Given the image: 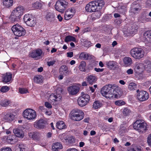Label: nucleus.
<instances>
[{
    "instance_id": "f257e3e1",
    "label": "nucleus",
    "mask_w": 151,
    "mask_h": 151,
    "mask_svg": "<svg viewBox=\"0 0 151 151\" xmlns=\"http://www.w3.org/2000/svg\"><path fill=\"white\" fill-rule=\"evenodd\" d=\"M115 84H109L102 88L101 93L102 95L106 99H111L113 98H117L119 96V93L116 92L115 89L118 88Z\"/></svg>"
},
{
    "instance_id": "f03ea898",
    "label": "nucleus",
    "mask_w": 151,
    "mask_h": 151,
    "mask_svg": "<svg viewBox=\"0 0 151 151\" xmlns=\"http://www.w3.org/2000/svg\"><path fill=\"white\" fill-rule=\"evenodd\" d=\"M105 2L103 0H95L89 2L85 7L86 12H92L97 9H100L104 6Z\"/></svg>"
},
{
    "instance_id": "7ed1b4c3",
    "label": "nucleus",
    "mask_w": 151,
    "mask_h": 151,
    "mask_svg": "<svg viewBox=\"0 0 151 151\" xmlns=\"http://www.w3.org/2000/svg\"><path fill=\"white\" fill-rule=\"evenodd\" d=\"M24 10V8L21 6H19L14 9L11 15L12 21L16 22L19 21L21 16L23 14Z\"/></svg>"
},
{
    "instance_id": "20e7f679",
    "label": "nucleus",
    "mask_w": 151,
    "mask_h": 151,
    "mask_svg": "<svg viewBox=\"0 0 151 151\" xmlns=\"http://www.w3.org/2000/svg\"><path fill=\"white\" fill-rule=\"evenodd\" d=\"M59 85H57L56 86L53 87L55 89L56 93L51 94L49 96L48 101L52 102L58 101H60L62 98L61 93L63 92V89L59 87Z\"/></svg>"
},
{
    "instance_id": "39448f33",
    "label": "nucleus",
    "mask_w": 151,
    "mask_h": 151,
    "mask_svg": "<svg viewBox=\"0 0 151 151\" xmlns=\"http://www.w3.org/2000/svg\"><path fill=\"white\" fill-rule=\"evenodd\" d=\"M70 118L74 121H80L84 117L83 111L80 109H76L73 110L69 114Z\"/></svg>"
},
{
    "instance_id": "423d86ee",
    "label": "nucleus",
    "mask_w": 151,
    "mask_h": 151,
    "mask_svg": "<svg viewBox=\"0 0 151 151\" xmlns=\"http://www.w3.org/2000/svg\"><path fill=\"white\" fill-rule=\"evenodd\" d=\"M23 117L27 120L32 121L36 118L37 115L36 111L31 109H25L23 113Z\"/></svg>"
},
{
    "instance_id": "0eeeda50",
    "label": "nucleus",
    "mask_w": 151,
    "mask_h": 151,
    "mask_svg": "<svg viewBox=\"0 0 151 151\" xmlns=\"http://www.w3.org/2000/svg\"><path fill=\"white\" fill-rule=\"evenodd\" d=\"M130 53L135 59L139 60L144 57L145 52L141 48L136 47L131 50Z\"/></svg>"
},
{
    "instance_id": "6e6552de",
    "label": "nucleus",
    "mask_w": 151,
    "mask_h": 151,
    "mask_svg": "<svg viewBox=\"0 0 151 151\" xmlns=\"http://www.w3.org/2000/svg\"><path fill=\"white\" fill-rule=\"evenodd\" d=\"M134 129L140 133H143L147 130V125L140 120H137L133 124Z\"/></svg>"
},
{
    "instance_id": "1a4fd4ad",
    "label": "nucleus",
    "mask_w": 151,
    "mask_h": 151,
    "mask_svg": "<svg viewBox=\"0 0 151 151\" xmlns=\"http://www.w3.org/2000/svg\"><path fill=\"white\" fill-rule=\"evenodd\" d=\"M68 4V2L65 0H58L56 2L55 7L57 11L63 13L67 8Z\"/></svg>"
},
{
    "instance_id": "9d476101",
    "label": "nucleus",
    "mask_w": 151,
    "mask_h": 151,
    "mask_svg": "<svg viewBox=\"0 0 151 151\" xmlns=\"http://www.w3.org/2000/svg\"><path fill=\"white\" fill-rule=\"evenodd\" d=\"M12 30L14 35L18 37L23 36L26 33L25 29L18 24L14 25L12 28Z\"/></svg>"
},
{
    "instance_id": "9b49d317",
    "label": "nucleus",
    "mask_w": 151,
    "mask_h": 151,
    "mask_svg": "<svg viewBox=\"0 0 151 151\" xmlns=\"http://www.w3.org/2000/svg\"><path fill=\"white\" fill-rule=\"evenodd\" d=\"M82 95L77 99L78 104L80 106L83 107L88 104L90 99V96L87 94L82 93Z\"/></svg>"
},
{
    "instance_id": "f8f14e48",
    "label": "nucleus",
    "mask_w": 151,
    "mask_h": 151,
    "mask_svg": "<svg viewBox=\"0 0 151 151\" xmlns=\"http://www.w3.org/2000/svg\"><path fill=\"white\" fill-rule=\"evenodd\" d=\"M24 21L27 25L31 27L34 26L36 24V22L32 15L29 14H25L23 18Z\"/></svg>"
},
{
    "instance_id": "ddd939ff",
    "label": "nucleus",
    "mask_w": 151,
    "mask_h": 151,
    "mask_svg": "<svg viewBox=\"0 0 151 151\" xmlns=\"http://www.w3.org/2000/svg\"><path fill=\"white\" fill-rule=\"evenodd\" d=\"M136 97L138 99L141 101H145L147 100L149 98L148 93L145 91H137Z\"/></svg>"
},
{
    "instance_id": "4468645a",
    "label": "nucleus",
    "mask_w": 151,
    "mask_h": 151,
    "mask_svg": "<svg viewBox=\"0 0 151 151\" xmlns=\"http://www.w3.org/2000/svg\"><path fill=\"white\" fill-rule=\"evenodd\" d=\"M80 86V85L78 84L68 87V91L69 94L71 95H75L79 91Z\"/></svg>"
},
{
    "instance_id": "2eb2a0df",
    "label": "nucleus",
    "mask_w": 151,
    "mask_h": 151,
    "mask_svg": "<svg viewBox=\"0 0 151 151\" xmlns=\"http://www.w3.org/2000/svg\"><path fill=\"white\" fill-rule=\"evenodd\" d=\"M42 134L39 132H30L29 133L28 135L29 137L33 139L36 140L37 142H39L43 137Z\"/></svg>"
},
{
    "instance_id": "dca6fc26",
    "label": "nucleus",
    "mask_w": 151,
    "mask_h": 151,
    "mask_svg": "<svg viewBox=\"0 0 151 151\" xmlns=\"http://www.w3.org/2000/svg\"><path fill=\"white\" fill-rule=\"evenodd\" d=\"M42 51L40 49H37L33 51L29 54V56L35 59L38 60L41 58Z\"/></svg>"
},
{
    "instance_id": "f3484780",
    "label": "nucleus",
    "mask_w": 151,
    "mask_h": 151,
    "mask_svg": "<svg viewBox=\"0 0 151 151\" xmlns=\"http://www.w3.org/2000/svg\"><path fill=\"white\" fill-rule=\"evenodd\" d=\"M14 136L9 135L7 137L6 136H4L2 138V141L4 142L9 143L11 144H14L17 142L16 140L15 139Z\"/></svg>"
},
{
    "instance_id": "a211bd4d",
    "label": "nucleus",
    "mask_w": 151,
    "mask_h": 151,
    "mask_svg": "<svg viewBox=\"0 0 151 151\" xmlns=\"http://www.w3.org/2000/svg\"><path fill=\"white\" fill-rule=\"evenodd\" d=\"M15 118V116L13 114L8 113L3 116L2 119L3 121L10 122L14 120Z\"/></svg>"
},
{
    "instance_id": "6ab92c4d",
    "label": "nucleus",
    "mask_w": 151,
    "mask_h": 151,
    "mask_svg": "<svg viewBox=\"0 0 151 151\" xmlns=\"http://www.w3.org/2000/svg\"><path fill=\"white\" fill-rule=\"evenodd\" d=\"M46 121L44 119H40L35 122L34 127L37 129L43 128L47 125Z\"/></svg>"
},
{
    "instance_id": "aec40b11",
    "label": "nucleus",
    "mask_w": 151,
    "mask_h": 151,
    "mask_svg": "<svg viewBox=\"0 0 151 151\" xmlns=\"http://www.w3.org/2000/svg\"><path fill=\"white\" fill-rule=\"evenodd\" d=\"M13 132L15 136L21 138L24 137V133L22 130L19 128H16L13 129Z\"/></svg>"
},
{
    "instance_id": "412c9836",
    "label": "nucleus",
    "mask_w": 151,
    "mask_h": 151,
    "mask_svg": "<svg viewBox=\"0 0 151 151\" xmlns=\"http://www.w3.org/2000/svg\"><path fill=\"white\" fill-rule=\"evenodd\" d=\"M144 42L145 43H148L150 41H151V30H148L145 32L143 35Z\"/></svg>"
},
{
    "instance_id": "4be33fe9",
    "label": "nucleus",
    "mask_w": 151,
    "mask_h": 151,
    "mask_svg": "<svg viewBox=\"0 0 151 151\" xmlns=\"http://www.w3.org/2000/svg\"><path fill=\"white\" fill-rule=\"evenodd\" d=\"M12 80V74L10 73H7L2 76L3 81L6 83L10 82Z\"/></svg>"
},
{
    "instance_id": "5701e85b",
    "label": "nucleus",
    "mask_w": 151,
    "mask_h": 151,
    "mask_svg": "<svg viewBox=\"0 0 151 151\" xmlns=\"http://www.w3.org/2000/svg\"><path fill=\"white\" fill-rule=\"evenodd\" d=\"M13 2V0H3V5L5 8H9L12 6Z\"/></svg>"
},
{
    "instance_id": "b1692460",
    "label": "nucleus",
    "mask_w": 151,
    "mask_h": 151,
    "mask_svg": "<svg viewBox=\"0 0 151 151\" xmlns=\"http://www.w3.org/2000/svg\"><path fill=\"white\" fill-rule=\"evenodd\" d=\"M63 148L61 144L59 142H56L52 144V149L53 151H58Z\"/></svg>"
},
{
    "instance_id": "393cba45",
    "label": "nucleus",
    "mask_w": 151,
    "mask_h": 151,
    "mask_svg": "<svg viewBox=\"0 0 151 151\" xmlns=\"http://www.w3.org/2000/svg\"><path fill=\"white\" fill-rule=\"evenodd\" d=\"M45 18L47 21L51 22L55 20V16L53 13L49 12L46 15Z\"/></svg>"
},
{
    "instance_id": "a878e982",
    "label": "nucleus",
    "mask_w": 151,
    "mask_h": 151,
    "mask_svg": "<svg viewBox=\"0 0 151 151\" xmlns=\"http://www.w3.org/2000/svg\"><path fill=\"white\" fill-rule=\"evenodd\" d=\"M17 146L16 151H29L27 147L22 144H18Z\"/></svg>"
},
{
    "instance_id": "bb28decb",
    "label": "nucleus",
    "mask_w": 151,
    "mask_h": 151,
    "mask_svg": "<svg viewBox=\"0 0 151 151\" xmlns=\"http://www.w3.org/2000/svg\"><path fill=\"white\" fill-rule=\"evenodd\" d=\"M140 10L141 8L139 6L138 7H132L129 11V13L131 15L135 14L138 13Z\"/></svg>"
},
{
    "instance_id": "cd10ccee",
    "label": "nucleus",
    "mask_w": 151,
    "mask_h": 151,
    "mask_svg": "<svg viewBox=\"0 0 151 151\" xmlns=\"http://www.w3.org/2000/svg\"><path fill=\"white\" fill-rule=\"evenodd\" d=\"M97 80L96 77L93 75H91L88 76L87 81L90 84L95 83Z\"/></svg>"
},
{
    "instance_id": "c85d7f7f",
    "label": "nucleus",
    "mask_w": 151,
    "mask_h": 151,
    "mask_svg": "<svg viewBox=\"0 0 151 151\" xmlns=\"http://www.w3.org/2000/svg\"><path fill=\"white\" fill-rule=\"evenodd\" d=\"M43 77L41 75H37L34 77V80L35 82L37 83H40L43 82Z\"/></svg>"
},
{
    "instance_id": "c756f323",
    "label": "nucleus",
    "mask_w": 151,
    "mask_h": 151,
    "mask_svg": "<svg viewBox=\"0 0 151 151\" xmlns=\"http://www.w3.org/2000/svg\"><path fill=\"white\" fill-rule=\"evenodd\" d=\"M56 127L59 129H62L65 128V125L63 121H60L57 122Z\"/></svg>"
},
{
    "instance_id": "7c9ffc66",
    "label": "nucleus",
    "mask_w": 151,
    "mask_h": 151,
    "mask_svg": "<svg viewBox=\"0 0 151 151\" xmlns=\"http://www.w3.org/2000/svg\"><path fill=\"white\" fill-rule=\"evenodd\" d=\"M102 106L101 102L99 101H95L93 103V106L95 109L100 108Z\"/></svg>"
},
{
    "instance_id": "2f4dec72",
    "label": "nucleus",
    "mask_w": 151,
    "mask_h": 151,
    "mask_svg": "<svg viewBox=\"0 0 151 151\" xmlns=\"http://www.w3.org/2000/svg\"><path fill=\"white\" fill-rule=\"evenodd\" d=\"M76 38L74 37L71 36H66L65 39V41L66 42L71 41L76 42Z\"/></svg>"
},
{
    "instance_id": "473e14b6",
    "label": "nucleus",
    "mask_w": 151,
    "mask_h": 151,
    "mask_svg": "<svg viewBox=\"0 0 151 151\" xmlns=\"http://www.w3.org/2000/svg\"><path fill=\"white\" fill-rule=\"evenodd\" d=\"M124 62L126 65H130L132 63V61L131 58L126 57L124 59Z\"/></svg>"
},
{
    "instance_id": "72a5a7b5",
    "label": "nucleus",
    "mask_w": 151,
    "mask_h": 151,
    "mask_svg": "<svg viewBox=\"0 0 151 151\" xmlns=\"http://www.w3.org/2000/svg\"><path fill=\"white\" fill-rule=\"evenodd\" d=\"M89 55L85 52H83L81 53L79 55V58L81 59H84L88 60Z\"/></svg>"
},
{
    "instance_id": "f704fd0d",
    "label": "nucleus",
    "mask_w": 151,
    "mask_h": 151,
    "mask_svg": "<svg viewBox=\"0 0 151 151\" xmlns=\"http://www.w3.org/2000/svg\"><path fill=\"white\" fill-rule=\"evenodd\" d=\"M60 72L62 74H67L68 73L67 67H61L60 69Z\"/></svg>"
},
{
    "instance_id": "c9c22d12",
    "label": "nucleus",
    "mask_w": 151,
    "mask_h": 151,
    "mask_svg": "<svg viewBox=\"0 0 151 151\" xmlns=\"http://www.w3.org/2000/svg\"><path fill=\"white\" fill-rule=\"evenodd\" d=\"M59 137L60 138L61 140L62 141V142H66L68 138V136L66 135L65 134L63 133L62 134H60L59 136Z\"/></svg>"
},
{
    "instance_id": "e433bc0d",
    "label": "nucleus",
    "mask_w": 151,
    "mask_h": 151,
    "mask_svg": "<svg viewBox=\"0 0 151 151\" xmlns=\"http://www.w3.org/2000/svg\"><path fill=\"white\" fill-rule=\"evenodd\" d=\"M123 113L124 115L128 116L132 113V111L128 108H125L123 109Z\"/></svg>"
},
{
    "instance_id": "4c0bfd02",
    "label": "nucleus",
    "mask_w": 151,
    "mask_h": 151,
    "mask_svg": "<svg viewBox=\"0 0 151 151\" xmlns=\"http://www.w3.org/2000/svg\"><path fill=\"white\" fill-rule=\"evenodd\" d=\"M68 12L65 11V19L66 20H69L73 16V13H71L70 14Z\"/></svg>"
},
{
    "instance_id": "58836bf2",
    "label": "nucleus",
    "mask_w": 151,
    "mask_h": 151,
    "mask_svg": "<svg viewBox=\"0 0 151 151\" xmlns=\"http://www.w3.org/2000/svg\"><path fill=\"white\" fill-rule=\"evenodd\" d=\"M10 103V101L7 100L1 101L0 103V105L3 106H6L8 105Z\"/></svg>"
},
{
    "instance_id": "ea45409f",
    "label": "nucleus",
    "mask_w": 151,
    "mask_h": 151,
    "mask_svg": "<svg viewBox=\"0 0 151 151\" xmlns=\"http://www.w3.org/2000/svg\"><path fill=\"white\" fill-rule=\"evenodd\" d=\"M136 87V84L134 83H130L128 86L129 89L131 91H133Z\"/></svg>"
},
{
    "instance_id": "a19ab883",
    "label": "nucleus",
    "mask_w": 151,
    "mask_h": 151,
    "mask_svg": "<svg viewBox=\"0 0 151 151\" xmlns=\"http://www.w3.org/2000/svg\"><path fill=\"white\" fill-rule=\"evenodd\" d=\"M115 104L117 106H121L125 104V102L122 100H119L116 101L115 102Z\"/></svg>"
},
{
    "instance_id": "79ce46f5",
    "label": "nucleus",
    "mask_w": 151,
    "mask_h": 151,
    "mask_svg": "<svg viewBox=\"0 0 151 151\" xmlns=\"http://www.w3.org/2000/svg\"><path fill=\"white\" fill-rule=\"evenodd\" d=\"M9 90V88L6 86L2 87L1 88V91L3 93H6Z\"/></svg>"
},
{
    "instance_id": "37998d69",
    "label": "nucleus",
    "mask_w": 151,
    "mask_h": 151,
    "mask_svg": "<svg viewBox=\"0 0 151 151\" xmlns=\"http://www.w3.org/2000/svg\"><path fill=\"white\" fill-rule=\"evenodd\" d=\"M79 70L82 71L88 72L89 70L88 67H79Z\"/></svg>"
},
{
    "instance_id": "c03bdc74",
    "label": "nucleus",
    "mask_w": 151,
    "mask_h": 151,
    "mask_svg": "<svg viewBox=\"0 0 151 151\" xmlns=\"http://www.w3.org/2000/svg\"><path fill=\"white\" fill-rule=\"evenodd\" d=\"M128 151H141V150L139 147L135 146L133 147L129 148Z\"/></svg>"
},
{
    "instance_id": "a18cd8bd",
    "label": "nucleus",
    "mask_w": 151,
    "mask_h": 151,
    "mask_svg": "<svg viewBox=\"0 0 151 151\" xmlns=\"http://www.w3.org/2000/svg\"><path fill=\"white\" fill-rule=\"evenodd\" d=\"M117 63L115 61H110L106 63L107 66H114L117 65Z\"/></svg>"
},
{
    "instance_id": "49530a36",
    "label": "nucleus",
    "mask_w": 151,
    "mask_h": 151,
    "mask_svg": "<svg viewBox=\"0 0 151 151\" xmlns=\"http://www.w3.org/2000/svg\"><path fill=\"white\" fill-rule=\"evenodd\" d=\"M19 91L21 94H25L28 92V90L24 88H19Z\"/></svg>"
},
{
    "instance_id": "de8ad7c7",
    "label": "nucleus",
    "mask_w": 151,
    "mask_h": 151,
    "mask_svg": "<svg viewBox=\"0 0 151 151\" xmlns=\"http://www.w3.org/2000/svg\"><path fill=\"white\" fill-rule=\"evenodd\" d=\"M66 143H71L74 141V139L73 137H68V136L67 140Z\"/></svg>"
},
{
    "instance_id": "09e8293b",
    "label": "nucleus",
    "mask_w": 151,
    "mask_h": 151,
    "mask_svg": "<svg viewBox=\"0 0 151 151\" xmlns=\"http://www.w3.org/2000/svg\"><path fill=\"white\" fill-rule=\"evenodd\" d=\"M143 65L144 66L148 65L151 66V62L149 60H146L144 61V62L143 63Z\"/></svg>"
},
{
    "instance_id": "8fccbe9b",
    "label": "nucleus",
    "mask_w": 151,
    "mask_h": 151,
    "mask_svg": "<svg viewBox=\"0 0 151 151\" xmlns=\"http://www.w3.org/2000/svg\"><path fill=\"white\" fill-rule=\"evenodd\" d=\"M147 142L149 145L151 146V133L148 135L147 137Z\"/></svg>"
},
{
    "instance_id": "3c124183",
    "label": "nucleus",
    "mask_w": 151,
    "mask_h": 151,
    "mask_svg": "<svg viewBox=\"0 0 151 151\" xmlns=\"http://www.w3.org/2000/svg\"><path fill=\"white\" fill-rule=\"evenodd\" d=\"M0 151H12L11 148L10 147H4L0 150Z\"/></svg>"
},
{
    "instance_id": "603ef678",
    "label": "nucleus",
    "mask_w": 151,
    "mask_h": 151,
    "mask_svg": "<svg viewBox=\"0 0 151 151\" xmlns=\"http://www.w3.org/2000/svg\"><path fill=\"white\" fill-rule=\"evenodd\" d=\"M45 105L47 108L50 109L52 108V106L51 104L47 102L45 103Z\"/></svg>"
},
{
    "instance_id": "864d4df0",
    "label": "nucleus",
    "mask_w": 151,
    "mask_h": 151,
    "mask_svg": "<svg viewBox=\"0 0 151 151\" xmlns=\"http://www.w3.org/2000/svg\"><path fill=\"white\" fill-rule=\"evenodd\" d=\"M55 61L53 60L52 61H50V62H47V65L49 66H50L51 65H53L55 63Z\"/></svg>"
},
{
    "instance_id": "5fc2aeb1",
    "label": "nucleus",
    "mask_w": 151,
    "mask_h": 151,
    "mask_svg": "<svg viewBox=\"0 0 151 151\" xmlns=\"http://www.w3.org/2000/svg\"><path fill=\"white\" fill-rule=\"evenodd\" d=\"M101 14V12L99 11L96 12L95 13V15L96 18H99Z\"/></svg>"
},
{
    "instance_id": "6e6d98bb",
    "label": "nucleus",
    "mask_w": 151,
    "mask_h": 151,
    "mask_svg": "<svg viewBox=\"0 0 151 151\" xmlns=\"http://www.w3.org/2000/svg\"><path fill=\"white\" fill-rule=\"evenodd\" d=\"M94 70L96 72H102L104 70V69L103 68L101 69L99 68H95Z\"/></svg>"
},
{
    "instance_id": "4d7b16f0",
    "label": "nucleus",
    "mask_w": 151,
    "mask_h": 151,
    "mask_svg": "<svg viewBox=\"0 0 151 151\" xmlns=\"http://www.w3.org/2000/svg\"><path fill=\"white\" fill-rule=\"evenodd\" d=\"M67 55L68 57L71 58L73 56V52H67Z\"/></svg>"
},
{
    "instance_id": "13d9d810",
    "label": "nucleus",
    "mask_w": 151,
    "mask_h": 151,
    "mask_svg": "<svg viewBox=\"0 0 151 151\" xmlns=\"http://www.w3.org/2000/svg\"><path fill=\"white\" fill-rule=\"evenodd\" d=\"M66 11H68V13H69L70 14L71 13H73V14L74 13V12H73L74 11L73 10V9H72V8L71 9H68V10H66Z\"/></svg>"
},
{
    "instance_id": "bf43d9fd",
    "label": "nucleus",
    "mask_w": 151,
    "mask_h": 151,
    "mask_svg": "<svg viewBox=\"0 0 151 151\" xmlns=\"http://www.w3.org/2000/svg\"><path fill=\"white\" fill-rule=\"evenodd\" d=\"M145 70L148 72H151V67H147L145 68Z\"/></svg>"
},
{
    "instance_id": "052dcab7",
    "label": "nucleus",
    "mask_w": 151,
    "mask_h": 151,
    "mask_svg": "<svg viewBox=\"0 0 151 151\" xmlns=\"http://www.w3.org/2000/svg\"><path fill=\"white\" fill-rule=\"evenodd\" d=\"M127 72L128 74H131L133 73V70L132 69H130L127 70Z\"/></svg>"
},
{
    "instance_id": "680f3d73",
    "label": "nucleus",
    "mask_w": 151,
    "mask_h": 151,
    "mask_svg": "<svg viewBox=\"0 0 151 151\" xmlns=\"http://www.w3.org/2000/svg\"><path fill=\"white\" fill-rule=\"evenodd\" d=\"M66 151H78V150L75 148H69Z\"/></svg>"
},
{
    "instance_id": "e2e57ef3",
    "label": "nucleus",
    "mask_w": 151,
    "mask_h": 151,
    "mask_svg": "<svg viewBox=\"0 0 151 151\" xmlns=\"http://www.w3.org/2000/svg\"><path fill=\"white\" fill-rule=\"evenodd\" d=\"M86 63L84 61H83L81 62L79 66H86Z\"/></svg>"
},
{
    "instance_id": "0e129e2a",
    "label": "nucleus",
    "mask_w": 151,
    "mask_h": 151,
    "mask_svg": "<svg viewBox=\"0 0 151 151\" xmlns=\"http://www.w3.org/2000/svg\"><path fill=\"white\" fill-rule=\"evenodd\" d=\"M57 18H58V19L59 21L60 22H61L62 21V19H63V18L60 14H58V15Z\"/></svg>"
},
{
    "instance_id": "69168bd1",
    "label": "nucleus",
    "mask_w": 151,
    "mask_h": 151,
    "mask_svg": "<svg viewBox=\"0 0 151 151\" xmlns=\"http://www.w3.org/2000/svg\"><path fill=\"white\" fill-rule=\"evenodd\" d=\"M4 131L6 132V134H9L11 133V131L10 130V129H6Z\"/></svg>"
},
{
    "instance_id": "338daca9",
    "label": "nucleus",
    "mask_w": 151,
    "mask_h": 151,
    "mask_svg": "<svg viewBox=\"0 0 151 151\" xmlns=\"http://www.w3.org/2000/svg\"><path fill=\"white\" fill-rule=\"evenodd\" d=\"M52 133L51 132H48L47 134V136L48 138H50L51 137Z\"/></svg>"
},
{
    "instance_id": "774afa93",
    "label": "nucleus",
    "mask_w": 151,
    "mask_h": 151,
    "mask_svg": "<svg viewBox=\"0 0 151 151\" xmlns=\"http://www.w3.org/2000/svg\"><path fill=\"white\" fill-rule=\"evenodd\" d=\"M114 16L115 18H116L120 17L121 16V15L120 14L118 13H115L114 14Z\"/></svg>"
}]
</instances>
